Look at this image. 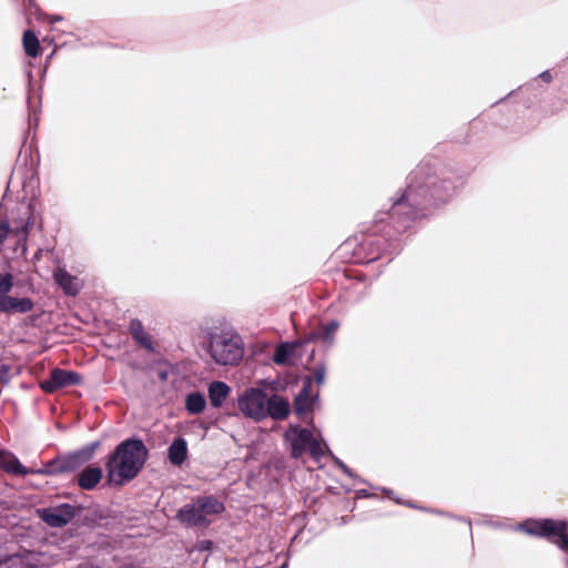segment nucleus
Masks as SVG:
<instances>
[{
  "instance_id": "1",
  "label": "nucleus",
  "mask_w": 568,
  "mask_h": 568,
  "mask_svg": "<svg viewBox=\"0 0 568 568\" xmlns=\"http://www.w3.org/2000/svg\"><path fill=\"white\" fill-rule=\"evenodd\" d=\"M453 183L430 175L426 166H419L414 173L413 182L393 203L386 219L381 217L375 223L373 235L367 236L362 246L367 250V261L378 260L388 252L392 240L404 233L410 224L426 214L433 199H443L442 191L447 193Z\"/></svg>"
},
{
  "instance_id": "2",
  "label": "nucleus",
  "mask_w": 568,
  "mask_h": 568,
  "mask_svg": "<svg viewBox=\"0 0 568 568\" xmlns=\"http://www.w3.org/2000/svg\"><path fill=\"white\" fill-rule=\"evenodd\" d=\"M148 449L141 439L128 438L120 443L106 462L109 479L116 484L132 480L143 468Z\"/></svg>"
},
{
  "instance_id": "3",
  "label": "nucleus",
  "mask_w": 568,
  "mask_h": 568,
  "mask_svg": "<svg viewBox=\"0 0 568 568\" xmlns=\"http://www.w3.org/2000/svg\"><path fill=\"white\" fill-rule=\"evenodd\" d=\"M224 510V504L213 495L200 496L180 508L176 519L186 527L207 528L213 521L211 516L220 515Z\"/></svg>"
},
{
  "instance_id": "4",
  "label": "nucleus",
  "mask_w": 568,
  "mask_h": 568,
  "mask_svg": "<svg viewBox=\"0 0 568 568\" xmlns=\"http://www.w3.org/2000/svg\"><path fill=\"white\" fill-rule=\"evenodd\" d=\"M209 353L219 365H236L244 355L243 341L237 334H211Z\"/></svg>"
},
{
  "instance_id": "5",
  "label": "nucleus",
  "mask_w": 568,
  "mask_h": 568,
  "mask_svg": "<svg viewBox=\"0 0 568 568\" xmlns=\"http://www.w3.org/2000/svg\"><path fill=\"white\" fill-rule=\"evenodd\" d=\"M266 393L258 388L246 389L239 397V408L246 416L256 422L265 418Z\"/></svg>"
},
{
  "instance_id": "6",
  "label": "nucleus",
  "mask_w": 568,
  "mask_h": 568,
  "mask_svg": "<svg viewBox=\"0 0 568 568\" xmlns=\"http://www.w3.org/2000/svg\"><path fill=\"white\" fill-rule=\"evenodd\" d=\"M520 529L530 536L542 537L556 541L565 529V520L528 519L520 525Z\"/></svg>"
},
{
  "instance_id": "7",
  "label": "nucleus",
  "mask_w": 568,
  "mask_h": 568,
  "mask_svg": "<svg viewBox=\"0 0 568 568\" xmlns=\"http://www.w3.org/2000/svg\"><path fill=\"white\" fill-rule=\"evenodd\" d=\"M81 382L82 376L79 373L57 367L50 372L49 378L40 383V387L44 393L53 394L58 389L79 385Z\"/></svg>"
},
{
  "instance_id": "8",
  "label": "nucleus",
  "mask_w": 568,
  "mask_h": 568,
  "mask_svg": "<svg viewBox=\"0 0 568 568\" xmlns=\"http://www.w3.org/2000/svg\"><path fill=\"white\" fill-rule=\"evenodd\" d=\"M39 517L50 527L59 528L68 525L75 516V507L70 504H62L53 508L38 510Z\"/></svg>"
},
{
  "instance_id": "9",
  "label": "nucleus",
  "mask_w": 568,
  "mask_h": 568,
  "mask_svg": "<svg viewBox=\"0 0 568 568\" xmlns=\"http://www.w3.org/2000/svg\"><path fill=\"white\" fill-rule=\"evenodd\" d=\"M34 303L29 297H14L7 294L0 295V313L26 314L33 310Z\"/></svg>"
},
{
  "instance_id": "10",
  "label": "nucleus",
  "mask_w": 568,
  "mask_h": 568,
  "mask_svg": "<svg viewBox=\"0 0 568 568\" xmlns=\"http://www.w3.org/2000/svg\"><path fill=\"white\" fill-rule=\"evenodd\" d=\"M265 417L270 416L275 420H283L290 414V403L284 397L273 394L271 397L266 396Z\"/></svg>"
},
{
  "instance_id": "11",
  "label": "nucleus",
  "mask_w": 568,
  "mask_h": 568,
  "mask_svg": "<svg viewBox=\"0 0 568 568\" xmlns=\"http://www.w3.org/2000/svg\"><path fill=\"white\" fill-rule=\"evenodd\" d=\"M129 333L139 346L148 352L154 351L152 337L145 331L143 323L140 320L133 318L130 321Z\"/></svg>"
},
{
  "instance_id": "12",
  "label": "nucleus",
  "mask_w": 568,
  "mask_h": 568,
  "mask_svg": "<svg viewBox=\"0 0 568 568\" xmlns=\"http://www.w3.org/2000/svg\"><path fill=\"white\" fill-rule=\"evenodd\" d=\"M55 283L63 290L65 295L75 296L80 292L77 277L71 275L62 267H58L53 272Z\"/></svg>"
},
{
  "instance_id": "13",
  "label": "nucleus",
  "mask_w": 568,
  "mask_h": 568,
  "mask_svg": "<svg viewBox=\"0 0 568 568\" xmlns=\"http://www.w3.org/2000/svg\"><path fill=\"white\" fill-rule=\"evenodd\" d=\"M338 327L339 323L337 321H331L321 329L312 331L306 334L302 343L322 341L323 343L331 345L334 342V336Z\"/></svg>"
},
{
  "instance_id": "14",
  "label": "nucleus",
  "mask_w": 568,
  "mask_h": 568,
  "mask_svg": "<svg viewBox=\"0 0 568 568\" xmlns=\"http://www.w3.org/2000/svg\"><path fill=\"white\" fill-rule=\"evenodd\" d=\"M295 436L291 442V455L293 458H301L308 448L312 432L307 428H296Z\"/></svg>"
},
{
  "instance_id": "15",
  "label": "nucleus",
  "mask_w": 568,
  "mask_h": 568,
  "mask_svg": "<svg viewBox=\"0 0 568 568\" xmlns=\"http://www.w3.org/2000/svg\"><path fill=\"white\" fill-rule=\"evenodd\" d=\"M0 468L8 474L26 476L29 470L10 452L0 449Z\"/></svg>"
},
{
  "instance_id": "16",
  "label": "nucleus",
  "mask_w": 568,
  "mask_h": 568,
  "mask_svg": "<svg viewBox=\"0 0 568 568\" xmlns=\"http://www.w3.org/2000/svg\"><path fill=\"white\" fill-rule=\"evenodd\" d=\"M230 393L231 388L226 383L220 381L212 382L209 385L210 404L215 408L221 407Z\"/></svg>"
},
{
  "instance_id": "17",
  "label": "nucleus",
  "mask_w": 568,
  "mask_h": 568,
  "mask_svg": "<svg viewBox=\"0 0 568 568\" xmlns=\"http://www.w3.org/2000/svg\"><path fill=\"white\" fill-rule=\"evenodd\" d=\"M102 478V469L100 467L88 466L78 476V485L82 489H93Z\"/></svg>"
},
{
  "instance_id": "18",
  "label": "nucleus",
  "mask_w": 568,
  "mask_h": 568,
  "mask_svg": "<svg viewBox=\"0 0 568 568\" xmlns=\"http://www.w3.org/2000/svg\"><path fill=\"white\" fill-rule=\"evenodd\" d=\"M168 457L172 465L180 466L187 457V445L182 437L175 438L169 446Z\"/></svg>"
},
{
  "instance_id": "19",
  "label": "nucleus",
  "mask_w": 568,
  "mask_h": 568,
  "mask_svg": "<svg viewBox=\"0 0 568 568\" xmlns=\"http://www.w3.org/2000/svg\"><path fill=\"white\" fill-rule=\"evenodd\" d=\"M24 52L30 58H37L40 54V42L32 30H26L22 36Z\"/></svg>"
},
{
  "instance_id": "20",
  "label": "nucleus",
  "mask_w": 568,
  "mask_h": 568,
  "mask_svg": "<svg viewBox=\"0 0 568 568\" xmlns=\"http://www.w3.org/2000/svg\"><path fill=\"white\" fill-rule=\"evenodd\" d=\"M205 397L200 392H193L186 396L185 408L190 414H201L205 409Z\"/></svg>"
},
{
  "instance_id": "21",
  "label": "nucleus",
  "mask_w": 568,
  "mask_h": 568,
  "mask_svg": "<svg viewBox=\"0 0 568 568\" xmlns=\"http://www.w3.org/2000/svg\"><path fill=\"white\" fill-rule=\"evenodd\" d=\"M295 344L282 343L280 344L273 355V361L277 365H285L288 358L293 355Z\"/></svg>"
},
{
  "instance_id": "22",
  "label": "nucleus",
  "mask_w": 568,
  "mask_h": 568,
  "mask_svg": "<svg viewBox=\"0 0 568 568\" xmlns=\"http://www.w3.org/2000/svg\"><path fill=\"white\" fill-rule=\"evenodd\" d=\"M311 408L307 402V390L304 388L294 400V410L297 415L306 413Z\"/></svg>"
},
{
  "instance_id": "23",
  "label": "nucleus",
  "mask_w": 568,
  "mask_h": 568,
  "mask_svg": "<svg viewBox=\"0 0 568 568\" xmlns=\"http://www.w3.org/2000/svg\"><path fill=\"white\" fill-rule=\"evenodd\" d=\"M13 287V275L10 273H0V295L9 293Z\"/></svg>"
},
{
  "instance_id": "24",
  "label": "nucleus",
  "mask_w": 568,
  "mask_h": 568,
  "mask_svg": "<svg viewBox=\"0 0 568 568\" xmlns=\"http://www.w3.org/2000/svg\"><path fill=\"white\" fill-rule=\"evenodd\" d=\"M307 452L314 458H320L324 455V450L322 448L321 443L314 437L313 434L310 439V445H308Z\"/></svg>"
},
{
  "instance_id": "25",
  "label": "nucleus",
  "mask_w": 568,
  "mask_h": 568,
  "mask_svg": "<svg viewBox=\"0 0 568 568\" xmlns=\"http://www.w3.org/2000/svg\"><path fill=\"white\" fill-rule=\"evenodd\" d=\"M562 550H568V523L565 521V529L559 534L555 541Z\"/></svg>"
},
{
  "instance_id": "26",
  "label": "nucleus",
  "mask_w": 568,
  "mask_h": 568,
  "mask_svg": "<svg viewBox=\"0 0 568 568\" xmlns=\"http://www.w3.org/2000/svg\"><path fill=\"white\" fill-rule=\"evenodd\" d=\"M97 446H98V443H95L93 445V447L91 449H89V450H82V452L77 453L75 455L72 456V458H74V459H77L79 462H82V463L87 462V460H89L92 457L93 449Z\"/></svg>"
},
{
  "instance_id": "27",
  "label": "nucleus",
  "mask_w": 568,
  "mask_h": 568,
  "mask_svg": "<svg viewBox=\"0 0 568 568\" xmlns=\"http://www.w3.org/2000/svg\"><path fill=\"white\" fill-rule=\"evenodd\" d=\"M313 377L316 382V384L321 385L325 381V368L323 366L314 367L313 371Z\"/></svg>"
},
{
  "instance_id": "28",
  "label": "nucleus",
  "mask_w": 568,
  "mask_h": 568,
  "mask_svg": "<svg viewBox=\"0 0 568 568\" xmlns=\"http://www.w3.org/2000/svg\"><path fill=\"white\" fill-rule=\"evenodd\" d=\"M540 79L545 82H551L552 81V75L550 73V71H544L540 73Z\"/></svg>"
},
{
  "instance_id": "29",
  "label": "nucleus",
  "mask_w": 568,
  "mask_h": 568,
  "mask_svg": "<svg viewBox=\"0 0 568 568\" xmlns=\"http://www.w3.org/2000/svg\"><path fill=\"white\" fill-rule=\"evenodd\" d=\"M212 546V541L210 540H203L201 542V549H209Z\"/></svg>"
}]
</instances>
